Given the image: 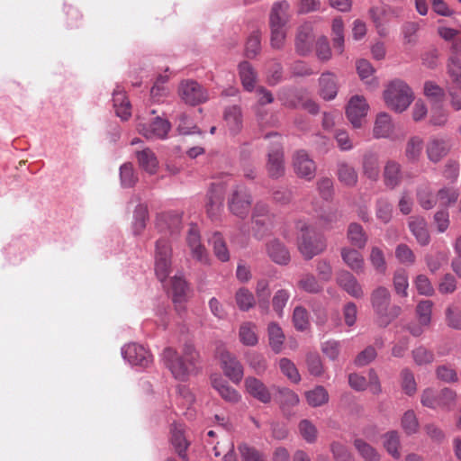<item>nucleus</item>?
<instances>
[{"label": "nucleus", "instance_id": "864d4df0", "mask_svg": "<svg viewBox=\"0 0 461 461\" xmlns=\"http://www.w3.org/2000/svg\"><path fill=\"white\" fill-rule=\"evenodd\" d=\"M413 361L418 366H425L433 363L435 355L432 350L424 346H419L411 351Z\"/></svg>", "mask_w": 461, "mask_h": 461}, {"label": "nucleus", "instance_id": "20e7f679", "mask_svg": "<svg viewBox=\"0 0 461 461\" xmlns=\"http://www.w3.org/2000/svg\"><path fill=\"white\" fill-rule=\"evenodd\" d=\"M414 99L411 87L401 79L390 82L384 91V100L390 109L402 113L405 111Z\"/></svg>", "mask_w": 461, "mask_h": 461}, {"label": "nucleus", "instance_id": "2f4dec72", "mask_svg": "<svg viewBox=\"0 0 461 461\" xmlns=\"http://www.w3.org/2000/svg\"><path fill=\"white\" fill-rule=\"evenodd\" d=\"M171 444L178 456L185 459L189 443L185 438L184 428L181 424H175L171 429Z\"/></svg>", "mask_w": 461, "mask_h": 461}, {"label": "nucleus", "instance_id": "a211bd4d", "mask_svg": "<svg viewBox=\"0 0 461 461\" xmlns=\"http://www.w3.org/2000/svg\"><path fill=\"white\" fill-rule=\"evenodd\" d=\"M246 392L262 403L271 402V393L267 385L259 379L254 376H248L244 381Z\"/></svg>", "mask_w": 461, "mask_h": 461}, {"label": "nucleus", "instance_id": "de8ad7c7", "mask_svg": "<svg viewBox=\"0 0 461 461\" xmlns=\"http://www.w3.org/2000/svg\"><path fill=\"white\" fill-rule=\"evenodd\" d=\"M344 24L340 18H335L332 22L333 48L338 54L344 51Z\"/></svg>", "mask_w": 461, "mask_h": 461}, {"label": "nucleus", "instance_id": "5701e85b", "mask_svg": "<svg viewBox=\"0 0 461 461\" xmlns=\"http://www.w3.org/2000/svg\"><path fill=\"white\" fill-rule=\"evenodd\" d=\"M449 150L450 144L444 139H431L426 146L427 157L433 163L439 162L447 155Z\"/></svg>", "mask_w": 461, "mask_h": 461}, {"label": "nucleus", "instance_id": "603ef678", "mask_svg": "<svg viewBox=\"0 0 461 461\" xmlns=\"http://www.w3.org/2000/svg\"><path fill=\"white\" fill-rule=\"evenodd\" d=\"M290 299V293L286 289H278L272 298V307L279 318L284 315V309Z\"/></svg>", "mask_w": 461, "mask_h": 461}, {"label": "nucleus", "instance_id": "7c9ffc66", "mask_svg": "<svg viewBox=\"0 0 461 461\" xmlns=\"http://www.w3.org/2000/svg\"><path fill=\"white\" fill-rule=\"evenodd\" d=\"M320 94L326 100L335 98L338 93L337 77L332 73H323L320 77Z\"/></svg>", "mask_w": 461, "mask_h": 461}, {"label": "nucleus", "instance_id": "9d476101", "mask_svg": "<svg viewBox=\"0 0 461 461\" xmlns=\"http://www.w3.org/2000/svg\"><path fill=\"white\" fill-rule=\"evenodd\" d=\"M293 168L296 176L307 181L315 177L317 166L305 150H297L293 156Z\"/></svg>", "mask_w": 461, "mask_h": 461}, {"label": "nucleus", "instance_id": "c85d7f7f", "mask_svg": "<svg viewBox=\"0 0 461 461\" xmlns=\"http://www.w3.org/2000/svg\"><path fill=\"white\" fill-rule=\"evenodd\" d=\"M187 285L182 276H174L171 279V291L173 294V302L177 312L185 311L183 303L185 300Z\"/></svg>", "mask_w": 461, "mask_h": 461}, {"label": "nucleus", "instance_id": "c03bdc74", "mask_svg": "<svg viewBox=\"0 0 461 461\" xmlns=\"http://www.w3.org/2000/svg\"><path fill=\"white\" fill-rule=\"evenodd\" d=\"M353 445L358 454L364 458L366 461H379L380 455L376 451L375 447H373L370 444L366 443L362 438H356L353 442Z\"/></svg>", "mask_w": 461, "mask_h": 461}, {"label": "nucleus", "instance_id": "ea45409f", "mask_svg": "<svg viewBox=\"0 0 461 461\" xmlns=\"http://www.w3.org/2000/svg\"><path fill=\"white\" fill-rule=\"evenodd\" d=\"M235 302L242 312H249L258 304L255 295L246 287H241L235 294Z\"/></svg>", "mask_w": 461, "mask_h": 461}, {"label": "nucleus", "instance_id": "8fccbe9b", "mask_svg": "<svg viewBox=\"0 0 461 461\" xmlns=\"http://www.w3.org/2000/svg\"><path fill=\"white\" fill-rule=\"evenodd\" d=\"M211 242L215 257L221 262H227L230 259V253L222 235L215 232L211 239Z\"/></svg>", "mask_w": 461, "mask_h": 461}, {"label": "nucleus", "instance_id": "423d86ee", "mask_svg": "<svg viewBox=\"0 0 461 461\" xmlns=\"http://www.w3.org/2000/svg\"><path fill=\"white\" fill-rule=\"evenodd\" d=\"M216 357L224 375L232 383L239 384L243 378L244 369L238 358L222 347L217 348Z\"/></svg>", "mask_w": 461, "mask_h": 461}, {"label": "nucleus", "instance_id": "39448f33", "mask_svg": "<svg viewBox=\"0 0 461 461\" xmlns=\"http://www.w3.org/2000/svg\"><path fill=\"white\" fill-rule=\"evenodd\" d=\"M276 223V217L271 213L267 205L257 203L252 212V230L255 238L262 240L270 234Z\"/></svg>", "mask_w": 461, "mask_h": 461}, {"label": "nucleus", "instance_id": "37998d69", "mask_svg": "<svg viewBox=\"0 0 461 461\" xmlns=\"http://www.w3.org/2000/svg\"><path fill=\"white\" fill-rule=\"evenodd\" d=\"M239 73L244 88L251 92L255 87L256 82V72L252 66L247 61L241 62L239 65Z\"/></svg>", "mask_w": 461, "mask_h": 461}, {"label": "nucleus", "instance_id": "bb28decb", "mask_svg": "<svg viewBox=\"0 0 461 461\" xmlns=\"http://www.w3.org/2000/svg\"><path fill=\"white\" fill-rule=\"evenodd\" d=\"M139 167L149 173L154 175L158 168V160L156 154L149 149L144 148L135 152Z\"/></svg>", "mask_w": 461, "mask_h": 461}, {"label": "nucleus", "instance_id": "6e6d98bb", "mask_svg": "<svg viewBox=\"0 0 461 461\" xmlns=\"http://www.w3.org/2000/svg\"><path fill=\"white\" fill-rule=\"evenodd\" d=\"M400 377L402 391L410 396L413 395L417 391V384L412 371L404 368L401 371Z\"/></svg>", "mask_w": 461, "mask_h": 461}, {"label": "nucleus", "instance_id": "09e8293b", "mask_svg": "<svg viewBox=\"0 0 461 461\" xmlns=\"http://www.w3.org/2000/svg\"><path fill=\"white\" fill-rule=\"evenodd\" d=\"M299 289L310 293L317 294L322 291V285L320 281L312 274H304L297 283Z\"/></svg>", "mask_w": 461, "mask_h": 461}, {"label": "nucleus", "instance_id": "a878e982", "mask_svg": "<svg viewBox=\"0 0 461 461\" xmlns=\"http://www.w3.org/2000/svg\"><path fill=\"white\" fill-rule=\"evenodd\" d=\"M362 171L368 179L376 181L380 174L378 154L372 150L364 153L362 158Z\"/></svg>", "mask_w": 461, "mask_h": 461}, {"label": "nucleus", "instance_id": "13d9d810", "mask_svg": "<svg viewBox=\"0 0 461 461\" xmlns=\"http://www.w3.org/2000/svg\"><path fill=\"white\" fill-rule=\"evenodd\" d=\"M369 261L377 273L384 274L387 269L384 254L378 247H373L369 255Z\"/></svg>", "mask_w": 461, "mask_h": 461}, {"label": "nucleus", "instance_id": "f3484780", "mask_svg": "<svg viewBox=\"0 0 461 461\" xmlns=\"http://www.w3.org/2000/svg\"><path fill=\"white\" fill-rule=\"evenodd\" d=\"M266 251L270 259L277 265L286 266L291 260L288 249L278 239H272L267 242Z\"/></svg>", "mask_w": 461, "mask_h": 461}, {"label": "nucleus", "instance_id": "cd10ccee", "mask_svg": "<svg viewBox=\"0 0 461 461\" xmlns=\"http://www.w3.org/2000/svg\"><path fill=\"white\" fill-rule=\"evenodd\" d=\"M113 102L117 116L122 120H128L131 115V106L125 92L120 87L113 90Z\"/></svg>", "mask_w": 461, "mask_h": 461}, {"label": "nucleus", "instance_id": "393cba45", "mask_svg": "<svg viewBox=\"0 0 461 461\" xmlns=\"http://www.w3.org/2000/svg\"><path fill=\"white\" fill-rule=\"evenodd\" d=\"M341 258L343 262L355 273L361 274L365 271V260L362 254L353 248H342Z\"/></svg>", "mask_w": 461, "mask_h": 461}, {"label": "nucleus", "instance_id": "b1692460", "mask_svg": "<svg viewBox=\"0 0 461 461\" xmlns=\"http://www.w3.org/2000/svg\"><path fill=\"white\" fill-rule=\"evenodd\" d=\"M283 105L289 108L303 107L309 113L315 114L319 111V106L311 99H305L300 93H290L287 97H280Z\"/></svg>", "mask_w": 461, "mask_h": 461}, {"label": "nucleus", "instance_id": "e433bc0d", "mask_svg": "<svg viewBox=\"0 0 461 461\" xmlns=\"http://www.w3.org/2000/svg\"><path fill=\"white\" fill-rule=\"evenodd\" d=\"M337 176L340 183L347 186H355L358 180L355 167L345 161L338 163Z\"/></svg>", "mask_w": 461, "mask_h": 461}, {"label": "nucleus", "instance_id": "f03ea898", "mask_svg": "<svg viewBox=\"0 0 461 461\" xmlns=\"http://www.w3.org/2000/svg\"><path fill=\"white\" fill-rule=\"evenodd\" d=\"M370 302L381 327L389 325L401 313L400 306L391 304V293L384 286H378L371 292Z\"/></svg>", "mask_w": 461, "mask_h": 461}, {"label": "nucleus", "instance_id": "338daca9", "mask_svg": "<svg viewBox=\"0 0 461 461\" xmlns=\"http://www.w3.org/2000/svg\"><path fill=\"white\" fill-rule=\"evenodd\" d=\"M247 361L249 366L255 371L257 375H263L267 370V364L263 355L252 352L248 355Z\"/></svg>", "mask_w": 461, "mask_h": 461}, {"label": "nucleus", "instance_id": "79ce46f5", "mask_svg": "<svg viewBox=\"0 0 461 461\" xmlns=\"http://www.w3.org/2000/svg\"><path fill=\"white\" fill-rule=\"evenodd\" d=\"M288 8L287 2L275 4L270 14V26H285L288 19Z\"/></svg>", "mask_w": 461, "mask_h": 461}, {"label": "nucleus", "instance_id": "473e14b6", "mask_svg": "<svg viewBox=\"0 0 461 461\" xmlns=\"http://www.w3.org/2000/svg\"><path fill=\"white\" fill-rule=\"evenodd\" d=\"M393 131V124L391 116L386 113L377 114L373 129L374 137L376 139L387 138Z\"/></svg>", "mask_w": 461, "mask_h": 461}, {"label": "nucleus", "instance_id": "58836bf2", "mask_svg": "<svg viewBox=\"0 0 461 461\" xmlns=\"http://www.w3.org/2000/svg\"><path fill=\"white\" fill-rule=\"evenodd\" d=\"M224 121L231 133H238L242 127L240 108L237 105L228 107L224 112Z\"/></svg>", "mask_w": 461, "mask_h": 461}, {"label": "nucleus", "instance_id": "bf43d9fd", "mask_svg": "<svg viewBox=\"0 0 461 461\" xmlns=\"http://www.w3.org/2000/svg\"><path fill=\"white\" fill-rule=\"evenodd\" d=\"M433 303L429 300L420 301L416 307V313L420 325L429 326L431 321Z\"/></svg>", "mask_w": 461, "mask_h": 461}, {"label": "nucleus", "instance_id": "3c124183", "mask_svg": "<svg viewBox=\"0 0 461 461\" xmlns=\"http://www.w3.org/2000/svg\"><path fill=\"white\" fill-rule=\"evenodd\" d=\"M394 291L398 295L406 297L409 287L408 273L403 268L397 269L393 277Z\"/></svg>", "mask_w": 461, "mask_h": 461}, {"label": "nucleus", "instance_id": "f257e3e1", "mask_svg": "<svg viewBox=\"0 0 461 461\" xmlns=\"http://www.w3.org/2000/svg\"><path fill=\"white\" fill-rule=\"evenodd\" d=\"M162 357L174 377L180 381L186 380L195 371L199 362V353L190 343L184 345L181 356L174 348H166Z\"/></svg>", "mask_w": 461, "mask_h": 461}, {"label": "nucleus", "instance_id": "6e6552de", "mask_svg": "<svg viewBox=\"0 0 461 461\" xmlns=\"http://www.w3.org/2000/svg\"><path fill=\"white\" fill-rule=\"evenodd\" d=\"M251 203V195L248 189L244 186H237L229 198L228 206L232 214L243 219L248 215Z\"/></svg>", "mask_w": 461, "mask_h": 461}, {"label": "nucleus", "instance_id": "1a4fd4ad", "mask_svg": "<svg viewBox=\"0 0 461 461\" xmlns=\"http://www.w3.org/2000/svg\"><path fill=\"white\" fill-rule=\"evenodd\" d=\"M178 94L185 104L191 105L199 104L208 99L206 89L194 80L182 81L178 86Z\"/></svg>", "mask_w": 461, "mask_h": 461}, {"label": "nucleus", "instance_id": "c756f323", "mask_svg": "<svg viewBox=\"0 0 461 461\" xmlns=\"http://www.w3.org/2000/svg\"><path fill=\"white\" fill-rule=\"evenodd\" d=\"M258 307L262 314H267L270 311L269 297L270 287L269 282L267 279H260L257 282L255 288Z\"/></svg>", "mask_w": 461, "mask_h": 461}, {"label": "nucleus", "instance_id": "f8f14e48", "mask_svg": "<svg viewBox=\"0 0 461 461\" xmlns=\"http://www.w3.org/2000/svg\"><path fill=\"white\" fill-rule=\"evenodd\" d=\"M267 137H274L277 140L268 153L267 168L271 177L278 178L285 174L284 153L279 141L280 136L277 133H271Z\"/></svg>", "mask_w": 461, "mask_h": 461}, {"label": "nucleus", "instance_id": "4c0bfd02", "mask_svg": "<svg viewBox=\"0 0 461 461\" xmlns=\"http://www.w3.org/2000/svg\"><path fill=\"white\" fill-rule=\"evenodd\" d=\"M240 341L248 347H254L258 342L257 325L252 321L242 322L239 330Z\"/></svg>", "mask_w": 461, "mask_h": 461}, {"label": "nucleus", "instance_id": "052dcab7", "mask_svg": "<svg viewBox=\"0 0 461 461\" xmlns=\"http://www.w3.org/2000/svg\"><path fill=\"white\" fill-rule=\"evenodd\" d=\"M458 191L453 187L440 188L437 193V203L440 205L447 207L455 203L458 199Z\"/></svg>", "mask_w": 461, "mask_h": 461}, {"label": "nucleus", "instance_id": "ddd939ff", "mask_svg": "<svg viewBox=\"0 0 461 461\" xmlns=\"http://www.w3.org/2000/svg\"><path fill=\"white\" fill-rule=\"evenodd\" d=\"M368 108L369 106L362 95H356L349 99L346 108V115L354 128L362 126Z\"/></svg>", "mask_w": 461, "mask_h": 461}, {"label": "nucleus", "instance_id": "680f3d73", "mask_svg": "<svg viewBox=\"0 0 461 461\" xmlns=\"http://www.w3.org/2000/svg\"><path fill=\"white\" fill-rule=\"evenodd\" d=\"M279 367L283 375L294 384L301 381V375L295 365L288 358L283 357L279 360Z\"/></svg>", "mask_w": 461, "mask_h": 461}, {"label": "nucleus", "instance_id": "49530a36", "mask_svg": "<svg viewBox=\"0 0 461 461\" xmlns=\"http://www.w3.org/2000/svg\"><path fill=\"white\" fill-rule=\"evenodd\" d=\"M305 396L308 404L312 407L321 406L329 401V393L321 385H318L314 389L306 392Z\"/></svg>", "mask_w": 461, "mask_h": 461}, {"label": "nucleus", "instance_id": "4be33fe9", "mask_svg": "<svg viewBox=\"0 0 461 461\" xmlns=\"http://www.w3.org/2000/svg\"><path fill=\"white\" fill-rule=\"evenodd\" d=\"M409 229L420 246H427L430 241V236L427 228V221L421 216H411L409 219Z\"/></svg>", "mask_w": 461, "mask_h": 461}, {"label": "nucleus", "instance_id": "774afa93", "mask_svg": "<svg viewBox=\"0 0 461 461\" xmlns=\"http://www.w3.org/2000/svg\"><path fill=\"white\" fill-rule=\"evenodd\" d=\"M330 451L336 461H351L352 455L348 447L340 442L334 441L330 444Z\"/></svg>", "mask_w": 461, "mask_h": 461}, {"label": "nucleus", "instance_id": "9b49d317", "mask_svg": "<svg viewBox=\"0 0 461 461\" xmlns=\"http://www.w3.org/2000/svg\"><path fill=\"white\" fill-rule=\"evenodd\" d=\"M224 188L221 184H212L205 200V212L212 221H217L223 209Z\"/></svg>", "mask_w": 461, "mask_h": 461}, {"label": "nucleus", "instance_id": "c9c22d12", "mask_svg": "<svg viewBox=\"0 0 461 461\" xmlns=\"http://www.w3.org/2000/svg\"><path fill=\"white\" fill-rule=\"evenodd\" d=\"M424 148L423 140L419 136L411 137L406 142L404 156L408 162L416 163L420 160Z\"/></svg>", "mask_w": 461, "mask_h": 461}, {"label": "nucleus", "instance_id": "e2e57ef3", "mask_svg": "<svg viewBox=\"0 0 461 461\" xmlns=\"http://www.w3.org/2000/svg\"><path fill=\"white\" fill-rule=\"evenodd\" d=\"M446 323L454 330H461V310L456 304H450L446 309Z\"/></svg>", "mask_w": 461, "mask_h": 461}, {"label": "nucleus", "instance_id": "0e129e2a", "mask_svg": "<svg viewBox=\"0 0 461 461\" xmlns=\"http://www.w3.org/2000/svg\"><path fill=\"white\" fill-rule=\"evenodd\" d=\"M395 257L401 264L412 266L416 261L414 252L406 244H399L395 249Z\"/></svg>", "mask_w": 461, "mask_h": 461}, {"label": "nucleus", "instance_id": "412c9836", "mask_svg": "<svg viewBox=\"0 0 461 461\" xmlns=\"http://www.w3.org/2000/svg\"><path fill=\"white\" fill-rule=\"evenodd\" d=\"M212 387L218 392L221 397L230 403H237L240 401V393L233 387H231L225 380L220 375H212L211 377Z\"/></svg>", "mask_w": 461, "mask_h": 461}, {"label": "nucleus", "instance_id": "69168bd1", "mask_svg": "<svg viewBox=\"0 0 461 461\" xmlns=\"http://www.w3.org/2000/svg\"><path fill=\"white\" fill-rule=\"evenodd\" d=\"M393 207L388 200L384 198L378 199L375 205L376 218L384 223L390 221L392 218Z\"/></svg>", "mask_w": 461, "mask_h": 461}, {"label": "nucleus", "instance_id": "4468645a", "mask_svg": "<svg viewBox=\"0 0 461 461\" xmlns=\"http://www.w3.org/2000/svg\"><path fill=\"white\" fill-rule=\"evenodd\" d=\"M137 129L146 139H164L170 130V123L165 119L157 117L152 122L138 123Z\"/></svg>", "mask_w": 461, "mask_h": 461}, {"label": "nucleus", "instance_id": "5fc2aeb1", "mask_svg": "<svg viewBox=\"0 0 461 461\" xmlns=\"http://www.w3.org/2000/svg\"><path fill=\"white\" fill-rule=\"evenodd\" d=\"M447 73L453 85L461 89V60L458 57L451 56L447 62Z\"/></svg>", "mask_w": 461, "mask_h": 461}, {"label": "nucleus", "instance_id": "0eeeda50", "mask_svg": "<svg viewBox=\"0 0 461 461\" xmlns=\"http://www.w3.org/2000/svg\"><path fill=\"white\" fill-rule=\"evenodd\" d=\"M172 249L167 240L162 238L156 242L155 273L164 282L170 273Z\"/></svg>", "mask_w": 461, "mask_h": 461}, {"label": "nucleus", "instance_id": "a19ab883", "mask_svg": "<svg viewBox=\"0 0 461 461\" xmlns=\"http://www.w3.org/2000/svg\"><path fill=\"white\" fill-rule=\"evenodd\" d=\"M348 239L356 248L362 249L367 242V235L362 226L358 223H350L348 229Z\"/></svg>", "mask_w": 461, "mask_h": 461}, {"label": "nucleus", "instance_id": "6ab92c4d", "mask_svg": "<svg viewBox=\"0 0 461 461\" xmlns=\"http://www.w3.org/2000/svg\"><path fill=\"white\" fill-rule=\"evenodd\" d=\"M314 40L312 26L310 23H304L298 28L295 37V50L301 56L309 54L312 50Z\"/></svg>", "mask_w": 461, "mask_h": 461}, {"label": "nucleus", "instance_id": "aec40b11", "mask_svg": "<svg viewBox=\"0 0 461 461\" xmlns=\"http://www.w3.org/2000/svg\"><path fill=\"white\" fill-rule=\"evenodd\" d=\"M383 178L386 187L390 189L398 187L403 179L401 164L393 159L387 160L384 167Z\"/></svg>", "mask_w": 461, "mask_h": 461}, {"label": "nucleus", "instance_id": "a18cd8bd", "mask_svg": "<svg viewBox=\"0 0 461 461\" xmlns=\"http://www.w3.org/2000/svg\"><path fill=\"white\" fill-rule=\"evenodd\" d=\"M384 447L394 459H400V437L397 431H389L384 435Z\"/></svg>", "mask_w": 461, "mask_h": 461}, {"label": "nucleus", "instance_id": "4d7b16f0", "mask_svg": "<svg viewBox=\"0 0 461 461\" xmlns=\"http://www.w3.org/2000/svg\"><path fill=\"white\" fill-rule=\"evenodd\" d=\"M423 93L430 101L438 104L444 100V89L433 81L424 83Z\"/></svg>", "mask_w": 461, "mask_h": 461}, {"label": "nucleus", "instance_id": "f704fd0d", "mask_svg": "<svg viewBox=\"0 0 461 461\" xmlns=\"http://www.w3.org/2000/svg\"><path fill=\"white\" fill-rule=\"evenodd\" d=\"M416 197L424 210H430L437 205V194L433 193L429 184H422L417 187Z\"/></svg>", "mask_w": 461, "mask_h": 461}, {"label": "nucleus", "instance_id": "72a5a7b5", "mask_svg": "<svg viewBox=\"0 0 461 461\" xmlns=\"http://www.w3.org/2000/svg\"><path fill=\"white\" fill-rule=\"evenodd\" d=\"M267 337L271 349L279 354L283 350L285 339L282 328L276 322H270L267 326Z\"/></svg>", "mask_w": 461, "mask_h": 461}, {"label": "nucleus", "instance_id": "dca6fc26", "mask_svg": "<svg viewBox=\"0 0 461 461\" xmlns=\"http://www.w3.org/2000/svg\"><path fill=\"white\" fill-rule=\"evenodd\" d=\"M123 355L124 358L131 365L142 367L149 366L153 361L150 352L143 346L136 343L127 345L123 349Z\"/></svg>", "mask_w": 461, "mask_h": 461}, {"label": "nucleus", "instance_id": "2eb2a0df", "mask_svg": "<svg viewBox=\"0 0 461 461\" xmlns=\"http://www.w3.org/2000/svg\"><path fill=\"white\" fill-rule=\"evenodd\" d=\"M337 284L348 294L355 299H362L365 296L363 285L357 277L348 270H341L338 273L336 278Z\"/></svg>", "mask_w": 461, "mask_h": 461}, {"label": "nucleus", "instance_id": "7ed1b4c3", "mask_svg": "<svg viewBox=\"0 0 461 461\" xmlns=\"http://www.w3.org/2000/svg\"><path fill=\"white\" fill-rule=\"evenodd\" d=\"M300 231L298 249L307 260L312 259L326 249V240L315 232L314 229L303 221H298L295 225Z\"/></svg>", "mask_w": 461, "mask_h": 461}]
</instances>
